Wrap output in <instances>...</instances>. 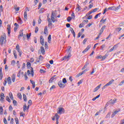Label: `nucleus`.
<instances>
[{
	"instance_id": "nucleus-1",
	"label": "nucleus",
	"mask_w": 124,
	"mask_h": 124,
	"mask_svg": "<svg viewBox=\"0 0 124 124\" xmlns=\"http://www.w3.org/2000/svg\"><path fill=\"white\" fill-rule=\"evenodd\" d=\"M47 20L48 23V28L53 26V23L58 22V18H57V11H52L50 18L47 17Z\"/></svg>"
},
{
	"instance_id": "nucleus-2",
	"label": "nucleus",
	"mask_w": 124,
	"mask_h": 124,
	"mask_svg": "<svg viewBox=\"0 0 124 124\" xmlns=\"http://www.w3.org/2000/svg\"><path fill=\"white\" fill-rule=\"evenodd\" d=\"M4 40H6V34L5 33H3V35L1 36L0 38V44L1 46L3 45V43L4 42Z\"/></svg>"
},
{
	"instance_id": "nucleus-3",
	"label": "nucleus",
	"mask_w": 124,
	"mask_h": 124,
	"mask_svg": "<svg viewBox=\"0 0 124 124\" xmlns=\"http://www.w3.org/2000/svg\"><path fill=\"white\" fill-rule=\"evenodd\" d=\"M27 75L28 76H30V75H31L32 77H33L34 75V72H33V69L32 67H31V71L30 70H28L27 71Z\"/></svg>"
},
{
	"instance_id": "nucleus-4",
	"label": "nucleus",
	"mask_w": 124,
	"mask_h": 124,
	"mask_svg": "<svg viewBox=\"0 0 124 124\" xmlns=\"http://www.w3.org/2000/svg\"><path fill=\"white\" fill-rule=\"evenodd\" d=\"M114 81V79H111L108 83H107L104 86L102 87V90H104L106 88V87H108V86H110V85H112Z\"/></svg>"
},
{
	"instance_id": "nucleus-5",
	"label": "nucleus",
	"mask_w": 124,
	"mask_h": 124,
	"mask_svg": "<svg viewBox=\"0 0 124 124\" xmlns=\"http://www.w3.org/2000/svg\"><path fill=\"white\" fill-rule=\"evenodd\" d=\"M63 83V82L62 80L59 81L58 83L59 87H60V88H61V89H63V88L65 87V85Z\"/></svg>"
},
{
	"instance_id": "nucleus-6",
	"label": "nucleus",
	"mask_w": 124,
	"mask_h": 124,
	"mask_svg": "<svg viewBox=\"0 0 124 124\" xmlns=\"http://www.w3.org/2000/svg\"><path fill=\"white\" fill-rule=\"evenodd\" d=\"M16 48L18 53H19V57H21L22 56V51L20 50V46L18 44L16 45Z\"/></svg>"
},
{
	"instance_id": "nucleus-7",
	"label": "nucleus",
	"mask_w": 124,
	"mask_h": 124,
	"mask_svg": "<svg viewBox=\"0 0 124 124\" xmlns=\"http://www.w3.org/2000/svg\"><path fill=\"white\" fill-rule=\"evenodd\" d=\"M65 112V110H64V109L62 108H59V110L57 112V113H58V114H63Z\"/></svg>"
},
{
	"instance_id": "nucleus-8",
	"label": "nucleus",
	"mask_w": 124,
	"mask_h": 124,
	"mask_svg": "<svg viewBox=\"0 0 124 124\" xmlns=\"http://www.w3.org/2000/svg\"><path fill=\"white\" fill-rule=\"evenodd\" d=\"M40 41L41 45H42V46H44V38H43V36H40Z\"/></svg>"
},
{
	"instance_id": "nucleus-9",
	"label": "nucleus",
	"mask_w": 124,
	"mask_h": 124,
	"mask_svg": "<svg viewBox=\"0 0 124 124\" xmlns=\"http://www.w3.org/2000/svg\"><path fill=\"white\" fill-rule=\"evenodd\" d=\"M71 57V53H69L68 55H66L62 59V61H64V60H66L67 59H69Z\"/></svg>"
},
{
	"instance_id": "nucleus-10",
	"label": "nucleus",
	"mask_w": 124,
	"mask_h": 124,
	"mask_svg": "<svg viewBox=\"0 0 124 124\" xmlns=\"http://www.w3.org/2000/svg\"><path fill=\"white\" fill-rule=\"evenodd\" d=\"M56 120V124H59V119H60V116L58 115V113H56L54 116Z\"/></svg>"
},
{
	"instance_id": "nucleus-11",
	"label": "nucleus",
	"mask_w": 124,
	"mask_h": 124,
	"mask_svg": "<svg viewBox=\"0 0 124 124\" xmlns=\"http://www.w3.org/2000/svg\"><path fill=\"white\" fill-rule=\"evenodd\" d=\"M30 109V105H28L27 107V104H25L24 106H23V111L24 112H26V110H29Z\"/></svg>"
},
{
	"instance_id": "nucleus-12",
	"label": "nucleus",
	"mask_w": 124,
	"mask_h": 124,
	"mask_svg": "<svg viewBox=\"0 0 124 124\" xmlns=\"http://www.w3.org/2000/svg\"><path fill=\"white\" fill-rule=\"evenodd\" d=\"M105 28H106V26L105 25L103 26L101 28V30H100V32L99 34L101 35L102 34V33H103V31H104V30H105Z\"/></svg>"
},
{
	"instance_id": "nucleus-13",
	"label": "nucleus",
	"mask_w": 124,
	"mask_h": 124,
	"mask_svg": "<svg viewBox=\"0 0 124 124\" xmlns=\"http://www.w3.org/2000/svg\"><path fill=\"white\" fill-rule=\"evenodd\" d=\"M7 30H8V35H10V32H11V26L10 25H7Z\"/></svg>"
},
{
	"instance_id": "nucleus-14",
	"label": "nucleus",
	"mask_w": 124,
	"mask_h": 124,
	"mask_svg": "<svg viewBox=\"0 0 124 124\" xmlns=\"http://www.w3.org/2000/svg\"><path fill=\"white\" fill-rule=\"evenodd\" d=\"M89 49H91V46H88L87 47L82 51V54H85L86 52H88Z\"/></svg>"
},
{
	"instance_id": "nucleus-15",
	"label": "nucleus",
	"mask_w": 124,
	"mask_h": 124,
	"mask_svg": "<svg viewBox=\"0 0 124 124\" xmlns=\"http://www.w3.org/2000/svg\"><path fill=\"white\" fill-rule=\"evenodd\" d=\"M120 111H121V109L118 110H116L115 111L113 112L111 115V118H114V117H115V116L116 115V114H118V113H119V112H120Z\"/></svg>"
},
{
	"instance_id": "nucleus-16",
	"label": "nucleus",
	"mask_w": 124,
	"mask_h": 124,
	"mask_svg": "<svg viewBox=\"0 0 124 124\" xmlns=\"http://www.w3.org/2000/svg\"><path fill=\"white\" fill-rule=\"evenodd\" d=\"M7 82L8 85H11V84H12V82L11 81V78L10 77H9L7 78Z\"/></svg>"
},
{
	"instance_id": "nucleus-17",
	"label": "nucleus",
	"mask_w": 124,
	"mask_h": 124,
	"mask_svg": "<svg viewBox=\"0 0 124 124\" xmlns=\"http://www.w3.org/2000/svg\"><path fill=\"white\" fill-rule=\"evenodd\" d=\"M44 33V34H46V35H48V27L46 26L45 27Z\"/></svg>"
},
{
	"instance_id": "nucleus-18",
	"label": "nucleus",
	"mask_w": 124,
	"mask_h": 124,
	"mask_svg": "<svg viewBox=\"0 0 124 124\" xmlns=\"http://www.w3.org/2000/svg\"><path fill=\"white\" fill-rule=\"evenodd\" d=\"M100 87H101V84L98 85L96 88H94V93H95L96 92H97V91H98V90H99V89H100Z\"/></svg>"
},
{
	"instance_id": "nucleus-19",
	"label": "nucleus",
	"mask_w": 124,
	"mask_h": 124,
	"mask_svg": "<svg viewBox=\"0 0 124 124\" xmlns=\"http://www.w3.org/2000/svg\"><path fill=\"white\" fill-rule=\"evenodd\" d=\"M55 77H56V76H54V77H53L50 78V79L49 80V83H53V81H54V80H56V78H55Z\"/></svg>"
},
{
	"instance_id": "nucleus-20",
	"label": "nucleus",
	"mask_w": 124,
	"mask_h": 124,
	"mask_svg": "<svg viewBox=\"0 0 124 124\" xmlns=\"http://www.w3.org/2000/svg\"><path fill=\"white\" fill-rule=\"evenodd\" d=\"M25 34L23 33V31H20L19 32V34L18 35V38L20 39V37L24 36Z\"/></svg>"
},
{
	"instance_id": "nucleus-21",
	"label": "nucleus",
	"mask_w": 124,
	"mask_h": 124,
	"mask_svg": "<svg viewBox=\"0 0 124 124\" xmlns=\"http://www.w3.org/2000/svg\"><path fill=\"white\" fill-rule=\"evenodd\" d=\"M41 52L42 55H45V49H44V47L43 46H41Z\"/></svg>"
},
{
	"instance_id": "nucleus-22",
	"label": "nucleus",
	"mask_w": 124,
	"mask_h": 124,
	"mask_svg": "<svg viewBox=\"0 0 124 124\" xmlns=\"http://www.w3.org/2000/svg\"><path fill=\"white\" fill-rule=\"evenodd\" d=\"M11 79H12V82L14 83V82H15V80L16 79V75L15 74H13L11 77Z\"/></svg>"
},
{
	"instance_id": "nucleus-23",
	"label": "nucleus",
	"mask_w": 124,
	"mask_h": 124,
	"mask_svg": "<svg viewBox=\"0 0 124 124\" xmlns=\"http://www.w3.org/2000/svg\"><path fill=\"white\" fill-rule=\"evenodd\" d=\"M24 20L25 21H27L28 20V13H27V11H25L24 13Z\"/></svg>"
},
{
	"instance_id": "nucleus-24",
	"label": "nucleus",
	"mask_w": 124,
	"mask_h": 124,
	"mask_svg": "<svg viewBox=\"0 0 124 124\" xmlns=\"http://www.w3.org/2000/svg\"><path fill=\"white\" fill-rule=\"evenodd\" d=\"M88 65H89V62H86L85 65L82 68L81 70H84V69H85V68H87V67H88Z\"/></svg>"
},
{
	"instance_id": "nucleus-25",
	"label": "nucleus",
	"mask_w": 124,
	"mask_h": 124,
	"mask_svg": "<svg viewBox=\"0 0 124 124\" xmlns=\"http://www.w3.org/2000/svg\"><path fill=\"white\" fill-rule=\"evenodd\" d=\"M30 82L31 84L32 85L33 89H34L35 88V82L31 79L30 80Z\"/></svg>"
},
{
	"instance_id": "nucleus-26",
	"label": "nucleus",
	"mask_w": 124,
	"mask_h": 124,
	"mask_svg": "<svg viewBox=\"0 0 124 124\" xmlns=\"http://www.w3.org/2000/svg\"><path fill=\"white\" fill-rule=\"evenodd\" d=\"M21 75H24V72H21V70H19L18 73L17 74V77L20 78L21 77Z\"/></svg>"
},
{
	"instance_id": "nucleus-27",
	"label": "nucleus",
	"mask_w": 124,
	"mask_h": 124,
	"mask_svg": "<svg viewBox=\"0 0 124 124\" xmlns=\"http://www.w3.org/2000/svg\"><path fill=\"white\" fill-rule=\"evenodd\" d=\"M9 95L10 98H11L12 100H13V99H14V97H13V94H12V93L10 92L9 93Z\"/></svg>"
},
{
	"instance_id": "nucleus-28",
	"label": "nucleus",
	"mask_w": 124,
	"mask_h": 124,
	"mask_svg": "<svg viewBox=\"0 0 124 124\" xmlns=\"http://www.w3.org/2000/svg\"><path fill=\"white\" fill-rule=\"evenodd\" d=\"M108 57V54H105L104 56H102V61H104Z\"/></svg>"
},
{
	"instance_id": "nucleus-29",
	"label": "nucleus",
	"mask_w": 124,
	"mask_h": 124,
	"mask_svg": "<svg viewBox=\"0 0 124 124\" xmlns=\"http://www.w3.org/2000/svg\"><path fill=\"white\" fill-rule=\"evenodd\" d=\"M51 41H52V38L51 35H48V43H51Z\"/></svg>"
},
{
	"instance_id": "nucleus-30",
	"label": "nucleus",
	"mask_w": 124,
	"mask_h": 124,
	"mask_svg": "<svg viewBox=\"0 0 124 124\" xmlns=\"http://www.w3.org/2000/svg\"><path fill=\"white\" fill-rule=\"evenodd\" d=\"M110 101L111 104H115V103H116V101H117V99H114L113 100L111 99L110 100Z\"/></svg>"
},
{
	"instance_id": "nucleus-31",
	"label": "nucleus",
	"mask_w": 124,
	"mask_h": 124,
	"mask_svg": "<svg viewBox=\"0 0 124 124\" xmlns=\"http://www.w3.org/2000/svg\"><path fill=\"white\" fill-rule=\"evenodd\" d=\"M120 8H121V5H119L117 7L114 6V11H118V10H119V9H120Z\"/></svg>"
},
{
	"instance_id": "nucleus-32",
	"label": "nucleus",
	"mask_w": 124,
	"mask_h": 124,
	"mask_svg": "<svg viewBox=\"0 0 124 124\" xmlns=\"http://www.w3.org/2000/svg\"><path fill=\"white\" fill-rule=\"evenodd\" d=\"M3 114V108L2 107H0V115H2Z\"/></svg>"
},
{
	"instance_id": "nucleus-33",
	"label": "nucleus",
	"mask_w": 124,
	"mask_h": 124,
	"mask_svg": "<svg viewBox=\"0 0 124 124\" xmlns=\"http://www.w3.org/2000/svg\"><path fill=\"white\" fill-rule=\"evenodd\" d=\"M23 100L25 102H27V96L26 95V94H23Z\"/></svg>"
},
{
	"instance_id": "nucleus-34",
	"label": "nucleus",
	"mask_w": 124,
	"mask_h": 124,
	"mask_svg": "<svg viewBox=\"0 0 124 124\" xmlns=\"http://www.w3.org/2000/svg\"><path fill=\"white\" fill-rule=\"evenodd\" d=\"M115 6H111V7H109L108 8V10H113L114 11L115 10Z\"/></svg>"
},
{
	"instance_id": "nucleus-35",
	"label": "nucleus",
	"mask_w": 124,
	"mask_h": 124,
	"mask_svg": "<svg viewBox=\"0 0 124 124\" xmlns=\"http://www.w3.org/2000/svg\"><path fill=\"white\" fill-rule=\"evenodd\" d=\"M13 53H14V56L15 57V58L16 59L17 58V53L16 52V50H14Z\"/></svg>"
},
{
	"instance_id": "nucleus-36",
	"label": "nucleus",
	"mask_w": 124,
	"mask_h": 124,
	"mask_svg": "<svg viewBox=\"0 0 124 124\" xmlns=\"http://www.w3.org/2000/svg\"><path fill=\"white\" fill-rule=\"evenodd\" d=\"M13 103L14 105V106H17V101L15 100H14V99H13Z\"/></svg>"
},
{
	"instance_id": "nucleus-37",
	"label": "nucleus",
	"mask_w": 124,
	"mask_h": 124,
	"mask_svg": "<svg viewBox=\"0 0 124 124\" xmlns=\"http://www.w3.org/2000/svg\"><path fill=\"white\" fill-rule=\"evenodd\" d=\"M31 33H30L29 34H27L26 36L27 37V39L29 40L31 38Z\"/></svg>"
},
{
	"instance_id": "nucleus-38",
	"label": "nucleus",
	"mask_w": 124,
	"mask_h": 124,
	"mask_svg": "<svg viewBox=\"0 0 124 124\" xmlns=\"http://www.w3.org/2000/svg\"><path fill=\"white\" fill-rule=\"evenodd\" d=\"M44 12V8H42L39 11V13H43Z\"/></svg>"
},
{
	"instance_id": "nucleus-39",
	"label": "nucleus",
	"mask_w": 124,
	"mask_h": 124,
	"mask_svg": "<svg viewBox=\"0 0 124 124\" xmlns=\"http://www.w3.org/2000/svg\"><path fill=\"white\" fill-rule=\"evenodd\" d=\"M17 96L19 99H22V94L21 93H17Z\"/></svg>"
},
{
	"instance_id": "nucleus-40",
	"label": "nucleus",
	"mask_w": 124,
	"mask_h": 124,
	"mask_svg": "<svg viewBox=\"0 0 124 124\" xmlns=\"http://www.w3.org/2000/svg\"><path fill=\"white\" fill-rule=\"evenodd\" d=\"M64 84H66L67 83V80H66V78H63L62 79V81Z\"/></svg>"
},
{
	"instance_id": "nucleus-41",
	"label": "nucleus",
	"mask_w": 124,
	"mask_h": 124,
	"mask_svg": "<svg viewBox=\"0 0 124 124\" xmlns=\"http://www.w3.org/2000/svg\"><path fill=\"white\" fill-rule=\"evenodd\" d=\"M6 100L8 101V102H9V103L11 102V100H10V98H9V97L7 96L6 97Z\"/></svg>"
},
{
	"instance_id": "nucleus-42",
	"label": "nucleus",
	"mask_w": 124,
	"mask_h": 124,
	"mask_svg": "<svg viewBox=\"0 0 124 124\" xmlns=\"http://www.w3.org/2000/svg\"><path fill=\"white\" fill-rule=\"evenodd\" d=\"M115 48H116V45L114 46L111 48L109 49V52H112V51H114Z\"/></svg>"
},
{
	"instance_id": "nucleus-43",
	"label": "nucleus",
	"mask_w": 124,
	"mask_h": 124,
	"mask_svg": "<svg viewBox=\"0 0 124 124\" xmlns=\"http://www.w3.org/2000/svg\"><path fill=\"white\" fill-rule=\"evenodd\" d=\"M39 60V61H43V60H44V58L43 57V56H42V55H40Z\"/></svg>"
},
{
	"instance_id": "nucleus-44",
	"label": "nucleus",
	"mask_w": 124,
	"mask_h": 124,
	"mask_svg": "<svg viewBox=\"0 0 124 124\" xmlns=\"http://www.w3.org/2000/svg\"><path fill=\"white\" fill-rule=\"evenodd\" d=\"M48 44L47 43V42H45V49H48Z\"/></svg>"
},
{
	"instance_id": "nucleus-45",
	"label": "nucleus",
	"mask_w": 124,
	"mask_h": 124,
	"mask_svg": "<svg viewBox=\"0 0 124 124\" xmlns=\"http://www.w3.org/2000/svg\"><path fill=\"white\" fill-rule=\"evenodd\" d=\"M99 15H101V13H99V14H97L96 16H94V19H97V18H98V16H99Z\"/></svg>"
},
{
	"instance_id": "nucleus-46",
	"label": "nucleus",
	"mask_w": 124,
	"mask_h": 124,
	"mask_svg": "<svg viewBox=\"0 0 124 124\" xmlns=\"http://www.w3.org/2000/svg\"><path fill=\"white\" fill-rule=\"evenodd\" d=\"M99 9V8H96L92 10V12H93V13H94V12H96L97 10H98Z\"/></svg>"
},
{
	"instance_id": "nucleus-47",
	"label": "nucleus",
	"mask_w": 124,
	"mask_h": 124,
	"mask_svg": "<svg viewBox=\"0 0 124 124\" xmlns=\"http://www.w3.org/2000/svg\"><path fill=\"white\" fill-rule=\"evenodd\" d=\"M71 20H72V17H71V16H68L67 18V22H70Z\"/></svg>"
},
{
	"instance_id": "nucleus-48",
	"label": "nucleus",
	"mask_w": 124,
	"mask_h": 124,
	"mask_svg": "<svg viewBox=\"0 0 124 124\" xmlns=\"http://www.w3.org/2000/svg\"><path fill=\"white\" fill-rule=\"evenodd\" d=\"M15 121L16 122V124H19V119H18V118H16Z\"/></svg>"
},
{
	"instance_id": "nucleus-49",
	"label": "nucleus",
	"mask_w": 124,
	"mask_h": 124,
	"mask_svg": "<svg viewBox=\"0 0 124 124\" xmlns=\"http://www.w3.org/2000/svg\"><path fill=\"white\" fill-rule=\"evenodd\" d=\"M76 9L78 10V11H80V10H81V6H80L79 4H78V7L76 8Z\"/></svg>"
},
{
	"instance_id": "nucleus-50",
	"label": "nucleus",
	"mask_w": 124,
	"mask_h": 124,
	"mask_svg": "<svg viewBox=\"0 0 124 124\" xmlns=\"http://www.w3.org/2000/svg\"><path fill=\"white\" fill-rule=\"evenodd\" d=\"M16 63V62H15V60H13L11 62V65L14 66V65H15V64Z\"/></svg>"
},
{
	"instance_id": "nucleus-51",
	"label": "nucleus",
	"mask_w": 124,
	"mask_h": 124,
	"mask_svg": "<svg viewBox=\"0 0 124 124\" xmlns=\"http://www.w3.org/2000/svg\"><path fill=\"white\" fill-rule=\"evenodd\" d=\"M53 89H56V85H52L50 88V91H52V90H53Z\"/></svg>"
},
{
	"instance_id": "nucleus-52",
	"label": "nucleus",
	"mask_w": 124,
	"mask_h": 124,
	"mask_svg": "<svg viewBox=\"0 0 124 124\" xmlns=\"http://www.w3.org/2000/svg\"><path fill=\"white\" fill-rule=\"evenodd\" d=\"M71 16L72 19H75V14H74V12H72V14H71Z\"/></svg>"
},
{
	"instance_id": "nucleus-53",
	"label": "nucleus",
	"mask_w": 124,
	"mask_h": 124,
	"mask_svg": "<svg viewBox=\"0 0 124 124\" xmlns=\"http://www.w3.org/2000/svg\"><path fill=\"white\" fill-rule=\"evenodd\" d=\"M40 72L41 73H46V71H45V70H43L42 69H40Z\"/></svg>"
},
{
	"instance_id": "nucleus-54",
	"label": "nucleus",
	"mask_w": 124,
	"mask_h": 124,
	"mask_svg": "<svg viewBox=\"0 0 124 124\" xmlns=\"http://www.w3.org/2000/svg\"><path fill=\"white\" fill-rule=\"evenodd\" d=\"M106 20L107 19H103V18H102V19L100 20V22H102L103 24H104V23H105V22H106Z\"/></svg>"
},
{
	"instance_id": "nucleus-55",
	"label": "nucleus",
	"mask_w": 124,
	"mask_h": 124,
	"mask_svg": "<svg viewBox=\"0 0 124 124\" xmlns=\"http://www.w3.org/2000/svg\"><path fill=\"white\" fill-rule=\"evenodd\" d=\"M27 66H28V67H31V62H27Z\"/></svg>"
},
{
	"instance_id": "nucleus-56",
	"label": "nucleus",
	"mask_w": 124,
	"mask_h": 124,
	"mask_svg": "<svg viewBox=\"0 0 124 124\" xmlns=\"http://www.w3.org/2000/svg\"><path fill=\"white\" fill-rule=\"evenodd\" d=\"M85 25V24L84 23H80L79 25V28H83V27H84V26Z\"/></svg>"
},
{
	"instance_id": "nucleus-57",
	"label": "nucleus",
	"mask_w": 124,
	"mask_h": 124,
	"mask_svg": "<svg viewBox=\"0 0 124 124\" xmlns=\"http://www.w3.org/2000/svg\"><path fill=\"white\" fill-rule=\"evenodd\" d=\"M81 75H83V73H79L76 76V77L78 78V77H80V76H81Z\"/></svg>"
},
{
	"instance_id": "nucleus-58",
	"label": "nucleus",
	"mask_w": 124,
	"mask_h": 124,
	"mask_svg": "<svg viewBox=\"0 0 124 124\" xmlns=\"http://www.w3.org/2000/svg\"><path fill=\"white\" fill-rule=\"evenodd\" d=\"M124 80H123V81H122L118 85V86H123V85H124Z\"/></svg>"
},
{
	"instance_id": "nucleus-59",
	"label": "nucleus",
	"mask_w": 124,
	"mask_h": 124,
	"mask_svg": "<svg viewBox=\"0 0 124 124\" xmlns=\"http://www.w3.org/2000/svg\"><path fill=\"white\" fill-rule=\"evenodd\" d=\"M67 51H68V52L69 53H70L71 52V46H69V48H68V49H67Z\"/></svg>"
},
{
	"instance_id": "nucleus-60",
	"label": "nucleus",
	"mask_w": 124,
	"mask_h": 124,
	"mask_svg": "<svg viewBox=\"0 0 124 124\" xmlns=\"http://www.w3.org/2000/svg\"><path fill=\"white\" fill-rule=\"evenodd\" d=\"M24 78L25 80H28V76H27V73H25V74H24Z\"/></svg>"
},
{
	"instance_id": "nucleus-61",
	"label": "nucleus",
	"mask_w": 124,
	"mask_h": 124,
	"mask_svg": "<svg viewBox=\"0 0 124 124\" xmlns=\"http://www.w3.org/2000/svg\"><path fill=\"white\" fill-rule=\"evenodd\" d=\"M3 123L5 124H7V120H6V119L5 118H3Z\"/></svg>"
},
{
	"instance_id": "nucleus-62",
	"label": "nucleus",
	"mask_w": 124,
	"mask_h": 124,
	"mask_svg": "<svg viewBox=\"0 0 124 124\" xmlns=\"http://www.w3.org/2000/svg\"><path fill=\"white\" fill-rule=\"evenodd\" d=\"M93 25V23H89L88 25H86V28H90Z\"/></svg>"
},
{
	"instance_id": "nucleus-63",
	"label": "nucleus",
	"mask_w": 124,
	"mask_h": 124,
	"mask_svg": "<svg viewBox=\"0 0 124 124\" xmlns=\"http://www.w3.org/2000/svg\"><path fill=\"white\" fill-rule=\"evenodd\" d=\"M81 35H82V32H79L78 35V38H79Z\"/></svg>"
},
{
	"instance_id": "nucleus-64",
	"label": "nucleus",
	"mask_w": 124,
	"mask_h": 124,
	"mask_svg": "<svg viewBox=\"0 0 124 124\" xmlns=\"http://www.w3.org/2000/svg\"><path fill=\"white\" fill-rule=\"evenodd\" d=\"M102 55H99L96 57V59H102Z\"/></svg>"
}]
</instances>
